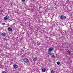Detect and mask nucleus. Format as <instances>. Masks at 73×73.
I'll return each instance as SVG.
<instances>
[{
  "label": "nucleus",
  "instance_id": "f3484780",
  "mask_svg": "<svg viewBox=\"0 0 73 73\" xmlns=\"http://www.w3.org/2000/svg\"><path fill=\"white\" fill-rule=\"evenodd\" d=\"M2 73H7V72H5V71H3L2 72Z\"/></svg>",
  "mask_w": 73,
  "mask_h": 73
},
{
  "label": "nucleus",
  "instance_id": "4be33fe9",
  "mask_svg": "<svg viewBox=\"0 0 73 73\" xmlns=\"http://www.w3.org/2000/svg\"><path fill=\"white\" fill-rule=\"evenodd\" d=\"M6 69H7V68H6Z\"/></svg>",
  "mask_w": 73,
  "mask_h": 73
},
{
  "label": "nucleus",
  "instance_id": "f03ea898",
  "mask_svg": "<svg viewBox=\"0 0 73 73\" xmlns=\"http://www.w3.org/2000/svg\"><path fill=\"white\" fill-rule=\"evenodd\" d=\"M13 68H14V69H17L19 67H18V66L17 65L15 64L13 65Z\"/></svg>",
  "mask_w": 73,
  "mask_h": 73
},
{
  "label": "nucleus",
  "instance_id": "20e7f679",
  "mask_svg": "<svg viewBox=\"0 0 73 73\" xmlns=\"http://www.w3.org/2000/svg\"><path fill=\"white\" fill-rule=\"evenodd\" d=\"M23 61L25 62H26V63H27L29 61V60H28L27 59H23Z\"/></svg>",
  "mask_w": 73,
  "mask_h": 73
},
{
  "label": "nucleus",
  "instance_id": "423d86ee",
  "mask_svg": "<svg viewBox=\"0 0 73 73\" xmlns=\"http://www.w3.org/2000/svg\"><path fill=\"white\" fill-rule=\"evenodd\" d=\"M8 30H9V31L10 32L12 31V29L11 27H9L8 28Z\"/></svg>",
  "mask_w": 73,
  "mask_h": 73
},
{
  "label": "nucleus",
  "instance_id": "4468645a",
  "mask_svg": "<svg viewBox=\"0 0 73 73\" xmlns=\"http://www.w3.org/2000/svg\"><path fill=\"white\" fill-rule=\"evenodd\" d=\"M51 73H54V71H53V70H52L51 71Z\"/></svg>",
  "mask_w": 73,
  "mask_h": 73
},
{
  "label": "nucleus",
  "instance_id": "9b49d317",
  "mask_svg": "<svg viewBox=\"0 0 73 73\" xmlns=\"http://www.w3.org/2000/svg\"><path fill=\"white\" fill-rule=\"evenodd\" d=\"M40 44H41V43L38 42V44H37V45L38 46H39V45H40Z\"/></svg>",
  "mask_w": 73,
  "mask_h": 73
},
{
  "label": "nucleus",
  "instance_id": "412c9836",
  "mask_svg": "<svg viewBox=\"0 0 73 73\" xmlns=\"http://www.w3.org/2000/svg\"><path fill=\"white\" fill-rule=\"evenodd\" d=\"M26 65H27V64H26Z\"/></svg>",
  "mask_w": 73,
  "mask_h": 73
},
{
  "label": "nucleus",
  "instance_id": "2eb2a0df",
  "mask_svg": "<svg viewBox=\"0 0 73 73\" xmlns=\"http://www.w3.org/2000/svg\"><path fill=\"white\" fill-rule=\"evenodd\" d=\"M57 64H60V62H57Z\"/></svg>",
  "mask_w": 73,
  "mask_h": 73
},
{
  "label": "nucleus",
  "instance_id": "6e6552de",
  "mask_svg": "<svg viewBox=\"0 0 73 73\" xmlns=\"http://www.w3.org/2000/svg\"><path fill=\"white\" fill-rule=\"evenodd\" d=\"M46 71V69L45 68H43L42 70V72H45Z\"/></svg>",
  "mask_w": 73,
  "mask_h": 73
},
{
  "label": "nucleus",
  "instance_id": "39448f33",
  "mask_svg": "<svg viewBox=\"0 0 73 73\" xmlns=\"http://www.w3.org/2000/svg\"><path fill=\"white\" fill-rule=\"evenodd\" d=\"M53 50V48H50L48 51V52H52Z\"/></svg>",
  "mask_w": 73,
  "mask_h": 73
},
{
  "label": "nucleus",
  "instance_id": "aec40b11",
  "mask_svg": "<svg viewBox=\"0 0 73 73\" xmlns=\"http://www.w3.org/2000/svg\"><path fill=\"white\" fill-rule=\"evenodd\" d=\"M58 65H60V64H58Z\"/></svg>",
  "mask_w": 73,
  "mask_h": 73
},
{
  "label": "nucleus",
  "instance_id": "7ed1b4c3",
  "mask_svg": "<svg viewBox=\"0 0 73 73\" xmlns=\"http://www.w3.org/2000/svg\"><path fill=\"white\" fill-rule=\"evenodd\" d=\"M9 18V17L8 15H7L5 17L4 20L6 21V20H7V19H8Z\"/></svg>",
  "mask_w": 73,
  "mask_h": 73
},
{
  "label": "nucleus",
  "instance_id": "f257e3e1",
  "mask_svg": "<svg viewBox=\"0 0 73 73\" xmlns=\"http://www.w3.org/2000/svg\"><path fill=\"white\" fill-rule=\"evenodd\" d=\"M60 18L62 20H65L66 19V16L64 15H62L60 17Z\"/></svg>",
  "mask_w": 73,
  "mask_h": 73
},
{
  "label": "nucleus",
  "instance_id": "f8f14e48",
  "mask_svg": "<svg viewBox=\"0 0 73 73\" xmlns=\"http://www.w3.org/2000/svg\"><path fill=\"white\" fill-rule=\"evenodd\" d=\"M48 54H49V55H52V53H51V52H48Z\"/></svg>",
  "mask_w": 73,
  "mask_h": 73
},
{
  "label": "nucleus",
  "instance_id": "ddd939ff",
  "mask_svg": "<svg viewBox=\"0 0 73 73\" xmlns=\"http://www.w3.org/2000/svg\"><path fill=\"white\" fill-rule=\"evenodd\" d=\"M52 57H53V58H55V56L54 55H52Z\"/></svg>",
  "mask_w": 73,
  "mask_h": 73
},
{
  "label": "nucleus",
  "instance_id": "dca6fc26",
  "mask_svg": "<svg viewBox=\"0 0 73 73\" xmlns=\"http://www.w3.org/2000/svg\"><path fill=\"white\" fill-rule=\"evenodd\" d=\"M2 25H5V23H2Z\"/></svg>",
  "mask_w": 73,
  "mask_h": 73
},
{
  "label": "nucleus",
  "instance_id": "0eeeda50",
  "mask_svg": "<svg viewBox=\"0 0 73 73\" xmlns=\"http://www.w3.org/2000/svg\"><path fill=\"white\" fill-rule=\"evenodd\" d=\"M1 35L2 36H3V37L5 36V33H2Z\"/></svg>",
  "mask_w": 73,
  "mask_h": 73
},
{
  "label": "nucleus",
  "instance_id": "a211bd4d",
  "mask_svg": "<svg viewBox=\"0 0 73 73\" xmlns=\"http://www.w3.org/2000/svg\"><path fill=\"white\" fill-rule=\"evenodd\" d=\"M22 1L23 2H24V1H25V0H22Z\"/></svg>",
  "mask_w": 73,
  "mask_h": 73
},
{
  "label": "nucleus",
  "instance_id": "6ab92c4d",
  "mask_svg": "<svg viewBox=\"0 0 73 73\" xmlns=\"http://www.w3.org/2000/svg\"><path fill=\"white\" fill-rule=\"evenodd\" d=\"M49 66H50V64H49Z\"/></svg>",
  "mask_w": 73,
  "mask_h": 73
},
{
  "label": "nucleus",
  "instance_id": "1a4fd4ad",
  "mask_svg": "<svg viewBox=\"0 0 73 73\" xmlns=\"http://www.w3.org/2000/svg\"><path fill=\"white\" fill-rule=\"evenodd\" d=\"M33 60L34 61H36L37 60V58H34Z\"/></svg>",
  "mask_w": 73,
  "mask_h": 73
},
{
  "label": "nucleus",
  "instance_id": "9d476101",
  "mask_svg": "<svg viewBox=\"0 0 73 73\" xmlns=\"http://www.w3.org/2000/svg\"><path fill=\"white\" fill-rule=\"evenodd\" d=\"M68 54H69V55H70V56L72 55V54H70V51H69V50H68Z\"/></svg>",
  "mask_w": 73,
  "mask_h": 73
}]
</instances>
